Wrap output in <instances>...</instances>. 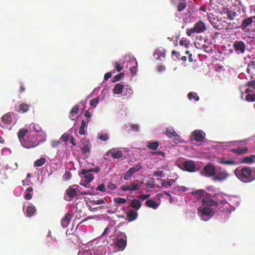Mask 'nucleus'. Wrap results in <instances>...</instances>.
Masks as SVG:
<instances>
[{"instance_id":"nucleus-13","label":"nucleus","mask_w":255,"mask_h":255,"mask_svg":"<svg viewBox=\"0 0 255 255\" xmlns=\"http://www.w3.org/2000/svg\"><path fill=\"white\" fill-rule=\"evenodd\" d=\"M12 117L9 113L3 116L0 120V125L2 128H6L11 123Z\"/></svg>"},{"instance_id":"nucleus-53","label":"nucleus","mask_w":255,"mask_h":255,"mask_svg":"<svg viewBox=\"0 0 255 255\" xmlns=\"http://www.w3.org/2000/svg\"><path fill=\"white\" fill-rule=\"evenodd\" d=\"M71 176V174L70 171H66L63 176V178L65 181L69 180Z\"/></svg>"},{"instance_id":"nucleus-42","label":"nucleus","mask_w":255,"mask_h":255,"mask_svg":"<svg viewBox=\"0 0 255 255\" xmlns=\"http://www.w3.org/2000/svg\"><path fill=\"white\" fill-rule=\"evenodd\" d=\"M188 97L190 100L194 99L195 101H198L199 97L197 96V93L194 92H190L188 94Z\"/></svg>"},{"instance_id":"nucleus-12","label":"nucleus","mask_w":255,"mask_h":255,"mask_svg":"<svg viewBox=\"0 0 255 255\" xmlns=\"http://www.w3.org/2000/svg\"><path fill=\"white\" fill-rule=\"evenodd\" d=\"M73 186L76 187V188H74L70 186L66 190L67 195L64 197V198L68 201H71L77 195V190L79 186L78 185H73Z\"/></svg>"},{"instance_id":"nucleus-19","label":"nucleus","mask_w":255,"mask_h":255,"mask_svg":"<svg viewBox=\"0 0 255 255\" xmlns=\"http://www.w3.org/2000/svg\"><path fill=\"white\" fill-rule=\"evenodd\" d=\"M122 152L121 150H110L108 151L106 154V156H108L109 155H112V156L114 158L119 159L122 156Z\"/></svg>"},{"instance_id":"nucleus-22","label":"nucleus","mask_w":255,"mask_h":255,"mask_svg":"<svg viewBox=\"0 0 255 255\" xmlns=\"http://www.w3.org/2000/svg\"><path fill=\"white\" fill-rule=\"evenodd\" d=\"M125 86H124L122 83H119L115 85L113 92L116 94H120L122 93L123 89Z\"/></svg>"},{"instance_id":"nucleus-39","label":"nucleus","mask_w":255,"mask_h":255,"mask_svg":"<svg viewBox=\"0 0 255 255\" xmlns=\"http://www.w3.org/2000/svg\"><path fill=\"white\" fill-rule=\"evenodd\" d=\"M86 127V122L84 120H83L81 122V125L79 128V133L81 135L85 134V128Z\"/></svg>"},{"instance_id":"nucleus-56","label":"nucleus","mask_w":255,"mask_h":255,"mask_svg":"<svg viewBox=\"0 0 255 255\" xmlns=\"http://www.w3.org/2000/svg\"><path fill=\"white\" fill-rule=\"evenodd\" d=\"M246 86H247L249 87L252 88L253 89H255V80H253V81L248 82L246 84Z\"/></svg>"},{"instance_id":"nucleus-5","label":"nucleus","mask_w":255,"mask_h":255,"mask_svg":"<svg viewBox=\"0 0 255 255\" xmlns=\"http://www.w3.org/2000/svg\"><path fill=\"white\" fill-rule=\"evenodd\" d=\"M216 167L215 166L211 164H206L203 168V169L200 171V173L202 176H205L206 177H211L214 176L215 174L216 173Z\"/></svg>"},{"instance_id":"nucleus-9","label":"nucleus","mask_w":255,"mask_h":255,"mask_svg":"<svg viewBox=\"0 0 255 255\" xmlns=\"http://www.w3.org/2000/svg\"><path fill=\"white\" fill-rule=\"evenodd\" d=\"M205 136L206 134L203 130L196 129L191 133L190 138L191 140L201 142L203 141Z\"/></svg>"},{"instance_id":"nucleus-51","label":"nucleus","mask_w":255,"mask_h":255,"mask_svg":"<svg viewBox=\"0 0 255 255\" xmlns=\"http://www.w3.org/2000/svg\"><path fill=\"white\" fill-rule=\"evenodd\" d=\"M153 175L155 176L162 177L164 176L163 172L161 170H157L153 172Z\"/></svg>"},{"instance_id":"nucleus-27","label":"nucleus","mask_w":255,"mask_h":255,"mask_svg":"<svg viewBox=\"0 0 255 255\" xmlns=\"http://www.w3.org/2000/svg\"><path fill=\"white\" fill-rule=\"evenodd\" d=\"M194 196H197L198 199H201L202 197H205V195L207 194V192L203 189L198 190L194 191L192 193Z\"/></svg>"},{"instance_id":"nucleus-33","label":"nucleus","mask_w":255,"mask_h":255,"mask_svg":"<svg viewBox=\"0 0 255 255\" xmlns=\"http://www.w3.org/2000/svg\"><path fill=\"white\" fill-rule=\"evenodd\" d=\"M35 213V208L33 206H29L27 207L26 210V215L28 217H31Z\"/></svg>"},{"instance_id":"nucleus-55","label":"nucleus","mask_w":255,"mask_h":255,"mask_svg":"<svg viewBox=\"0 0 255 255\" xmlns=\"http://www.w3.org/2000/svg\"><path fill=\"white\" fill-rule=\"evenodd\" d=\"M99 139L103 141H106L108 139V136L106 133H102L98 136Z\"/></svg>"},{"instance_id":"nucleus-24","label":"nucleus","mask_w":255,"mask_h":255,"mask_svg":"<svg viewBox=\"0 0 255 255\" xmlns=\"http://www.w3.org/2000/svg\"><path fill=\"white\" fill-rule=\"evenodd\" d=\"M106 199L105 198H102L97 200H90L89 203L90 204L93 206H95L97 205H106Z\"/></svg>"},{"instance_id":"nucleus-4","label":"nucleus","mask_w":255,"mask_h":255,"mask_svg":"<svg viewBox=\"0 0 255 255\" xmlns=\"http://www.w3.org/2000/svg\"><path fill=\"white\" fill-rule=\"evenodd\" d=\"M198 212L200 214V216L204 221L209 220L214 214L213 210L211 207L205 206L200 207L198 209Z\"/></svg>"},{"instance_id":"nucleus-44","label":"nucleus","mask_w":255,"mask_h":255,"mask_svg":"<svg viewBox=\"0 0 255 255\" xmlns=\"http://www.w3.org/2000/svg\"><path fill=\"white\" fill-rule=\"evenodd\" d=\"M114 201L115 203L119 204H124L126 203L127 200L125 198H121V197H117L114 198Z\"/></svg>"},{"instance_id":"nucleus-14","label":"nucleus","mask_w":255,"mask_h":255,"mask_svg":"<svg viewBox=\"0 0 255 255\" xmlns=\"http://www.w3.org/2000/svg\"><path fill=\"white\" fill-rule=\"evenodd\" d=\"M182 166V169L185 171L190 172L195 171L196 166L194 162L192 160H189L185 161Z\"/></svg>"},{"instance_id":"nucleus-28","label":"nucleus","mask_w":255,"mask_h":255,"mask_svg":"<svg viewBox=\"0 0 255 255\" xmlns=\"http://www.w3.org/2000/svg\"><path fill=\"white\" fill-rule=\"evenodd\" d=\"M132 93V90L128 85L125 86L122 92L123 95L128 98L130 97Z\"/></svg>"},{"instance_id":"nucleus-6","label":"nucleus","mask_w":255,"mask_h":255,"mask_svg":"<svg viewBox=\"0 0 255 255\" xmlns=\"http://www.w3.org/2000/svg\"><path fill=\"white\" fill-rule=\"evenodd\" d=\"M230 176V174L225 170L216 171L213 180L215 182H222L226 180Z\"/></svg>"},{"instance_id":"nucleus-29","label":"nucleus","mask_w":255,"mask_h":255,"mask_svg":"<svg viewBox=\"0 0 255 255\" xmlns=\"http://www.w3.org/2000/svg\"><path fill=\"white\" fill-rule=\"evenodd\" d=\"M145 205L147 207L152 208L153 209H156L159 205V204H158L155 201L151 199L147 200L145 202Z\"/></svg>"},{"instance_id":"nucleus-60","label":"nucleus","mask_w":255,"mask_h":255,"mask_svg":"<svg viewBox=\"0 0 255 255\" xmlns=\"http://www.w3.org/2000/svg\"><path fill=\"white\" fill-rule=\"evenodd\" d=\"M171 54L172 55H175L177 59H179L180 57V54L179 52L176 50H172L171 52Z\"/></svg>"},{"instance_id":"nucleus-35","label":"nucleus","mask_w":255,"mask_h":255,"mask_svg":"<svg viewBox=\"0 0 255 255\" xmlns=\"http://www.w3.org/2000/svg\"><path fill=\"white\" fill-rule=\"evenodd\" d=\"M46 161V158L44 157H41L39 159L36 160L34 162V166L35 167H40L43 165Z\"/></svg>"},{"instance_id":"nucleus-10","label":"nucleus","mask_w":255,"mask_h":255,"mask_svg":"<svg viewBox=\"0 0 255 255\" xmlns=\"http://www.w3.org/2000/svg\"><path fill=\"white\" fill-rule=\"evenodd\" d=\"M233 47L237 54H243L246 50V44L241 40H236L234 41Z\"/></svg>"},{"instance_id":"nucleus-32","label":"nucleus","mask_w":255,"mask_h":255,"mask_svg":"<svg viewBox=\"0 0 255 255\" xmlns=\"http://www.w3.org/2000/svg\"><path fill=\"white\" fill-rule=\"evenodd\" d=\"M224 13L227 14L228 18L230 20L234 19L237 16V13L235 11L229 10L228 8L224 9Z\"/></svg>"},{"instance_id":"nucleus-49","label":"nucleus","mask_w":255,"mask_h":255,"mask_svg":"<svg viewBox=\"0 0 255 255\" xmlns=\"http://www.w3.org/2000/svg\"><path fill=\"white\" fill-rule=\"evenodd\" d=\"M69 138V134L67 133H64L60 137V140L62 142H67Z\"/></svg>"},{"instance_id":"nucleus-1","label":"nucleus","mask_w":255,"mask_h":255,"mask_svg":"<svg viewBox=\"0 0 255 255\" xmlns=\"http://www.w3.org/2000/svg\"><path fill=\"white\" fill-rule=\"evenodd\" d=\"M28 130L25 128H20L17 133L18 139L22 145L26 148L35 147L38 145L43 140L39 139L40 137L38 134H33L28 133Z\"/></svg>"},{"instance_id":"nucleus-58","label":"nucleus","mask_w":255,"mask_h":255,"mask_svg":"<svg viewBox=\"0 0 255 255\" xmlns=\"http://www.w3.org/2000/svg\"><path fill=\"white\" fill-rule=\"evenodd\" d=\"M150 196V194H142L138 196V198L142 201L148 199Z\"/></svg>"},{"instance_id":"nucleus-21","label":"nucleus","mask_w":255,"mask_h":255,"mask_svg":"<svg viewBox=\"0 0 255 255\" xmlns=\"http://www.w3.org/2000/svg\"><path fill=\"white\" fill-rule=\"evenodd\" d=\"M127 245V239H117L116 246L117 248L123 251L124 250Z\"/></svg>"},{"instance_id":"nucleus-40","label":"nucleus","mask_w":255,"mask_h":255,"mask_svg":"<svg viewBox=\"0 0 255 255\" xmlns=\"http://www.w3.org/2000/svg\"><path fill=\"white\" fill-rule=\"evenodd\" d=\"M90 207L91 208L90 210L92 211H96L100 209H107L109 208V207L107 205H101L100 206H97V205H96L95 206H93L91 205H90Z\"/></svg>"},{"instance_id":"nucleus-46","label":"nucleus","mask_w":255,"mask_h":255,"mask_svg":"<svg viewBox=\"0 0 255 255\" xmlns=\"http://www.w3.org/2000/svg\"><path fill=\"white\" fill-rule=\"evenodd\" d=\"M161 186L166 188H168L172 186V184L170 181L162 179L161 180Z\"/></svg>"},{"instance_id":"nucleus-37","label":"nucleus","mask_w":255,"mask_h":255,"mask_svg":"<svg viewBox=\"0 0 255 255\" xmlns=\"http://www.w3.org/2000/svg\"><path fill=\"white\" fill-rule=\"evenodd\" d=\"M218 163L222 164L225 165H235L236 162L234 160H224L223 158L220 159L218 161Z\"/></svg>"},{"instance_id":"nucleus-38","label":"nucleus","mask_w":255,"mask_h":255,"mask_svg":"<svg viewBox=\"0 0 255 255\" xmlns=\"http://www.w3.org/2000/svg\"><path fill=\"white\" fill-rule=\"evenodd\" d=\"M255 155H252L249 156H246L243 159V162L245 163H251L254 161Z\"/></svg>"},{"instance_id":"nucleus-63","label":"nucleus","mask_w":255,"mask_h":255,"mask_svg":"<svg viewBox=\"0 0 255 255\" xmlns=\"http://www.w3.org/2000/svg\"><path fill=\"white\" fill-rule=\"evenodd\" d=\"M112 77V73L108 72L105 74L104 80L107 81L109 78Z\"/></svg>"},{"instance_id":"nucleus-50","label":"nucleus","mask_w":255,"mask_h":255,"mask_svg":"<svg viewBox=\"0 0 255 255\" xmlns=\"http://www.w3.org/2000/svg\"><path fill=\"white\" fill-rule=\"evenodd\" d=\"M124 73H120L117 75H116L114 77L113 79V82H116L117 81H119L120 80V79L124 77Z\"/></svg>"},{"instance_id":"nucleus-34","label":"nucleus","mask_w":255,"mask_h":255,"mask_svg":"<svg viewBox=\"0 0 255 255\" xmlns=\"http://www.w3.org/2000/svg\"><path fill=\"white\" fill-rule=\"evenodd\" d=\"M159 146V143L157 141H149L147 143L146 146L150 149L156 150Z\"/></svg>"},{"instance_id":"nucleus-17","label":"nucleus","mask_w":255,"mask_h":255,"mask_svg":"<svg viewBox=\"0 0 255 255\" xmlns=\"http://www.w3.org/2000/svg\"><path fill=\"white\" fill-rule=\"evenodd\" d=\"M71 220V215L69 213H67L61 219V224L63 228L67 227Z\"/></svg>"},{"instance_id":"nucleus-20","label":"nucleus","mask_w":255,"mask_h":255,"mask_svg":"<svg viewBox=\"0 0 255 255\" xmlns=\"http://www.w3.org/2000/svg\"><path fill=\"white\" fill-rule=\"evenodd\" d=\"M248 148L247 147H241L237 148L232 149L231 151L238 155H243L247 153Z\"/></svg>"},{"instance_id":"nucleus-30","label":"nucleus","mask_w":255,"mask_h":255,"mask_svg":"<svg viewBox=\"0 0 255 255\" xmlns=\"http://www.w3.org/2000/svg\"><path fill=\"white\" fill-rule=\"evenodd\" d=\"M79 106L78 105H75L70 112L69 117L72 120H74V119L72 117H74V116L77 114L79 112Z\"/></svg>"},{"instance_id":"nucleus-31","label":"nucleus","mask_w":255,"mask_h":255,"mask_svg":"<svg viewBox=\"0 0 255 255\" xmlns=\"http://www.w3.org/2000/svg\"><path fill=\"white\" fill-rule=\"evenodd\" d=\"M179 3L177 6V10L179 12L183 10L187 6L185 0H178Z\"/></svg>"},{"instance_id":"nucleus-62","label":"nucleus","mask_w":255,"mask_h":255,"mask_svg":"<svg viewBox=\"0 0 255 255\" xmlns=\"http://www.w3.org/2000/svg\"><path fill=\"white\" fill-rule=\"evenodd\" d=\"M131 185V191L136 190L139 188V185H136V184L134 183H132Z\"/></svg>"},{"instance_id":"nucleus-7","label":"nucleus","mask_w":255,"mask_h":255,"mask_svg":"<svg viewBox=\"0 0 255 255\" xmlns=\"http://www.w3.org/2000/svg\"><path fill=\"white\" fill-rule=\"evenodd\" d=\"M82 175V182L81 185L87 187V184L91 182L94 179V176L89 170L83 169L81 172Z\"/></svg>"},{"instance_id":"nucleus-25","label":"nucleus","mask_w":255,"mask_h":255,"mask_svg":"<svg viewBox=\"0 0 255 255\" xmlns=\"http://www.w3.org/2000/svg\"><path fill=\"white\" fill-rule=\"evenodd\" d=\"M30 108V105L26 103H21L19 106V109L17 111L19 113H24L28 112Z\"/></svg>"},{"instance_id":"nucleus-18","label":"nucleus","mask_w":255,"mask_h":255,"mask_svg":"<svg viewBox=\"0 0 255 255\" xmlns=\"http://www.w3.org/2000/svg\"><path fill=\"white\" fill-rule=\"evenodd\" d=\"M137 213L136 210H130L127 213V216L128 222H131L136 219Z\"/></svg>"},{"instance_id":"nucleus-36","label":"nucleus","mask_w":255,"mask_h":255,"mask_svg":"<svg viewBox=\"0 0 255 255\" xmlns=\"http://www.w3.org/2000/svg\"><path fill=\"white\" fill-rule=\"evenodd\" d=\"M209 20L211 24L213 25V26L217 29H219L220 25L219 24H218L219 21L217 19H216L215 18H212L211 17L209 16Z\"/></svg>"},{"instance_id":"nucleus-16","label":"nucleus","mask_w":255,"mask_h":255,"mask_svg":"<svg viewBox=\"0 0 255 255\" xmlns=\"http://www.w3.org/2000/svg\"><path fill=\"white\" fill-rule=\"evenodd\" d=\"M202 206L210 207L211 208L213 206H217L218 203L208 198H203L202 200Z\"/></svg>"},{"instance_id":"nucleus-61","label":"nucleus","mask_w":255,"mask_h":255,"mask_svg":"<svg viewBox=\"0 0 255 255\" xmlns=\"http://www.w3.org/2000/svg\"><path fill=\"white\" fill-rule=\"evenodd\" d=\"M108 188L113 190L116 189L117 186L112 182H109L108 183Z\"/></svg>"},{"instance_id":"nucleus-43","label":"nucleus","mask_w":255,"mask_h":255,"mask_svg":"<svg viewBox=\"0 0 255 255\" xmlns=\"http://www.w3.org/2000/svg\"><path fill=\"white\" fill-rule=\"evenodd\" d=\"M27 193L24 196V198L26 200H29L32 198V195L30 193L33 191V188L31 187H28L26 189Z\"/></svg>"},{"instance_id":"nucleus-59","label":"nucleus","mask_w":255,"mask_h":255,"mask_svg":"<svg viewBox=\"0 0 255 255\" xmlns=\"http://www.w3.org/2000/svg\"><path fill=\"white\" fill-rule=\"evenodd\" d=\"M117 238L118 239H127V236L126 234L122 232H119L117 234Z\"/></svg>"},{"instance_id":"nucleus-57","label":"nucleus","mask_w":255,"mask_h":255,"mask_svg":"<svg viewBox=\"0 0 255 255\" xmlns=\"http://www.w3.org/2000/svg\"><path fill=\"white\" fill-rule=\"evenodd\" d=\"M96 190L101 191V192H105L106 191V188L104 184H101L99 185L98 186V187L96 188Z\"/></svg>"},{"instance_id":"nucleus-11","label":"nucleus","mask_w":255,"mask_h":255,"mask_svg":"<svg viewBox=\"0 0 255 255\" xmlns=\"http://www.w3.org/2000/svg\"><path fill=\"white\" fill-rule=\"evenodd\" d=\"M141 167V165L140 164H137L134 166L129 168L124 175V179L125 180H129L132 175L136 172L140 170Z\"/></svg>"},{"instance_id":"nucleus-23","label":"nucleus","mask_w":255,"mask_h":255,"mask_svg":"<svg viewBox=\"0 0 255 255\" xmlns=\"http://www.w3.org/2000/svg\"><path fill=\"white\" fill-rule=\"evenodd\" d=\"M166 134L170 138L174 139H177L179 136L176 131L172 128H166Z\"/></svg>"},{"instance_id":"nucleus-52","label":"nucleus","mask_w":255,"mask_h":255,"mask_svg":"<svg viewBox=\"0 0 255 255\" xmlns=\"http://www.w3.org/2000/svg\"><path fill=\"white\" fill-rule=\"evenodd\" d=\"M120 189L121 190H122L123 191H131V186H129V185H123L120 187Z\"/></svg>"},{"instance_id":"nucleus-2","label":"nucleus","mask_w":255,"mask_h":255,"mask_svg":"<svg viewBox=\"0 0 255 255\" xmlns=\"http://www.w3.org/2000/svg\"><path fill=\"white\" fill-rule=\"evenodd\" d=\"M235 175L241 181L249 183L255 179V171H253L251 168L248 166L238 167L234 171Z\"/></svg>"},{"instance_id":"nucleus-41","label":"nucleus","mask_w":255,"mask_h":255,"mask_svg":"<svg viewBox=\"0 0 255 255\" xmlns=\"http://www.w3.org/2000/svg\"><path fill=\"white\" fill-rule=\"evenodd\" d=\"M254 70H255V60L254 61H251L249 63L247 71L249 73H250L252 72Z\"/></svg>"},{"instance_id":"nucleus-45","label":"nucleus","mask_w":255,"mask_h":255,"mask_svg":"<svg viewBox=\"0 0 255 255\" xmlns=\"http://www.w3.org/2000/svg\"><path fill=\"white\" fill-rule=\"evenodd\" d=\"M246 101L248 102H253L255 101V94H248L245 98Z\"/></svg>"},{"instance_id":"nucleus-15","label":"nucleus","mask_w":255,"mask_h":255,"mask_svg":"<svg viewBox=\"0 0 255 255\" xmlns=\"http://www.w3.org/2000/svg\"><path fill=\"white\" fill-rule=\"evenodd\" d=\"M255 16L250 17H248L246 19H245L242 23L241 25V28L244 30V31L246 30V29L249 26H250V27L252 28V26L254 25V21Z\"/></svg>"},{"instance_id":"nucleus-8","label":"nucleus","mask_w":255,"mask_h":255,"mask_svg":"<svg viewBox=\"0 0 255 255\" xmlns=\"http://www.w3.org/2000/svg\"><path fill=\"white\" fill-rule=\"evenodd\" d=\"M81 151L83 154H85L86 156H88L90 153L91 145L88 140L85 138L81 139Z\"/></svg>"},{"instance_id":"nucleus-3","label":"nucleus","mask_w":255,"mask_h":255,"mask_svg":"<svg viewBox=\"0 0 255 255\" xmlns=\"http://www.w3.org/2000/svg\"><path fill=\"white\" fill-rule=\"evenodd\" d=\"M206 29L205 24L201 20L196 22L194 26L186 30V34L190 36L193 33H199L204 31Z\"/></svg>"},{"instance_id":"nucleus-54","label":"nucleus","mask_w":255,"mask_h":255,"mask_svg":"<svg viewBox=\"0 0 255 255\" xmlns=\"http://www.w3.org/2000/svg\"><path fill=\"white\" fill-rule=\"evenodd\" d=\"M114 65H115V67L116 69V70L118 71V72H120L121 71L123 68V66H122L120 63L117 61L115 62V63H114Z\"/></svg>"},{"instance_id":"nucleus-47","label":"nucleus","mask_w":255,"mask_h":255,"mask_svg":"<svg viewBox=\"0 0 255 255\" xmlns=\"http://www.w3.org/2000/svg\"><path fill=\"white\" fill-rule=\"evenodd\" d=\"M146 186L149 188H153L154 187V181L153 179H150L147 181L146 183Z\"/></svg>"},{"instance_id":"nucleus-48","label":"nucleus","mask_w":255,"mask_h":255,"mask_svg":"<svg viewBox=\"0 0 255 255\" xmlns=\"http://www.w3.org/2000/svg\"><path fill=\"white\" fill-rule=\"evenodd\" d=\"M99 101L100 98L99 97L94 98L90 101V105L92 107L95 108L97 106V104L99 103Z\"/></svg>"},{"instance_id":"nucleus-26","label":"nucleus","mask_w":255,"mask_h":255,"mask_svg":"<svg viewBox=\"0 0 255 255\" xmlns=\"http://www.w3.org/2000/svg\"><path fill=\"white\" fill-rule=\"evenodd\" d=\"M141 205V203L138 199H134L130 202V207L134 209L136 211L140 208Z\"/></svg>"},{"instance_id":"nucleus-64","label":"nucleus","mask_w":255,"mask_h":255,"mask_svg":"<svg viewBox=\"0 0 255 255\" xmlns=\"http://www.w3.org/2000/svg\"><path fill=\"white\" fill-rule=\"evenodd\" d=\"M111 232L110 231V228H109V227H107L106 228V229H105L103 233L102 234V236H105L108 234H109L110 233V232Z\"/></svg>"}]
</instances>
